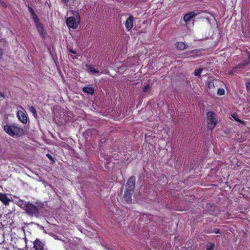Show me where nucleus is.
<instances>
[{
  "label": "nucleus",
  "instance_id": "nucleus-1",
  "mask_svg": "<svg viewBox=\"0 0 250 250\" xmlns=\"http://www.w3.org/2000/svg\"><path fill=\"white\" fill-rule=\"evenodd\" d=\"M3 128L11 137H21L23 134V129L14 125H6L3 126Z\"/></svg>",
  "mask_w": 250,
  "mask_h": 250
},
{
  "label": "nucleus",
  "instance_id": "nucleus-2",
  "mask_svg": "<svg viewBox=\"0 0 250 250\" xmlns=\"http://www.w3.org/2000/svg\"><path fill=\"white\" fill-rule=\"evenodd\" d=\"M25 203L24 207L26 213L31 217H39L40 215V208H42V207L41 206L40 208L29 202L27 203L25 202Z\"/></svg>",
  "mask_w": 250,
  "mask_h": 250
},
{
  "label": "nucleus",
  "instance_id": "nucleus-3",
  "mask_svg": "<svg viewBox=\"0 0 250 250\" xmlns=\"http://www.w3.org/2000/svg\"><path fill=\"white\" fill-rule=\"evenodd\" d=\"M80 22V16L77 12L75 16L70 17L66 19V23L69 28L76 29Z\"/></svg>",
  "mask_w": 250,
  "mask_h": 250
},
{
  "label": "nucleus",
  "instance_id": "nucleus-4",
  "mask_svg": "<svg viewBox=\"0 0 250 250\" xmlns=\"http://www.w3.org/2000/svg\"><path fill=\"white\" fill-rule=\"evenodd\" d=\"M207 124L208 128L212 130L216 125L217 120L215 118V114L212 111H208L207 113Z\"/></svg>",
  "mask_w": 250,
  "mask_h": 250
},
{
  "label": "nucleus",
  "instance_id": "nucleus-5",
  "mask_svg": "<svg viewBox=\"0 0 250 250\" xmlns=\"http://www.w3.org/2000/svg\"><path fill=\"white\" fill-rule=\"evenodd\" d=\"M135 181L136 178L135 176H132L130 177L127 181L125 186V189L134 191L135 188Z\"/></svg>",
  "mask_w": 250,
  "mask_h": 250
},
{
  "label": "nucleus",
  "instance_id": "nucleus-6",
  "mask_svg": "<svg viewBox=\"0 0 250 250\" xmlns=\"http://www.w3.org/2000/svg\"><path fill=\"white\" fill-rule=\"evenodd\" d=\"M34 22L35 24L36 28H37L38 31L39 32V33H40V34L42 36V37L43 38H45V33L44 32V28H43L42 23L40 22L39 19H38V20H36V21H34Z\"/></svg>",
  "mask_w": 250,
  "mask_h": 250
},
{
  "label": "nucleus",
  "instance_id": "nucleus-7",
  "mask_svg": "<svg viewBox=\"0 0 250 250\" xmlns=\"http://www.w3.org/2000/svg\"><path fill=\"white\" fill-rule=\"evenodd\" d=\"M17 116L19 120L24 124H26L28 122V117L26 114L22 111L18 110L17 112Z\"/></svg>",
  "mask_w": 250,
  "mask_h": 250
},
{
  "label": "nucleus",
  "instance_id": "nucleus-8",
  "mask_svg": "<svg viewBox=\"0 0 250 250\" xmlns=\"http://www.w3.org/2000/svg\"><path fill=\"white\" fill-rule=\"evenodd\" d=\"M197 15V14L193 11L190 12L186 15L183 17L184 21L186 23H189L191 20Z\"/></svg>",
  "mask_w": 250,
  "mask_h": 250
},
{
  "label": "nucleus",
  "instance_id": "nucleus-9",
  "mask_svg": "<svg viewBox=\"0 0 250 250\" xmlns=\"http://www.w3.org/2000/svg\"><path fill=\"white\" fill-rule=\"evenodd\" d=\"M125 24L127 31H129L132 28L133 25V17L132 15H130L126 19Z\"/></svg>",
  "mask_w": 250,
  "mask_h": 250
},
{
  "label": "nucleus",
  "instance_id": "nucleus-10",
  "mask_svg": "<svg viewBox=\"0 0 250 250\" xmlns=\"http://www.w3.org/2000/svg\"><path fill=\"white\" fill-rule=\"evenodd\" d=\"M0 201L5 206H8L11 200L7 197L6 194L0 192Z\"/></svg>",
  "mask_w": 250,
  "mask_h": 250
},
{
  "label": "nucleus",
  "instance_id": "nucleus-11",
  "mask_svg": "<svg viewBox=\"0 0 250 250\" xmlns=\"http://www.w3.org/2000/svg\"><path fill=\"white\" fill-rule=\"evenodd\" d=\"M133 191L125 189L124 195V198L127 203H131L132 202V194Z\"/></svg>",
  "mask_w": 250,
  "mask_h": 250
},
{
  "label": "nucleus",
  "instance_id": "nucleus-12",
  "mask_svg": "<svg viewBox=\"0 0 250 250\" xmlns=\"http://www.w3.org/2000/svg\"><path fill=\"white\" fill-rule=\"evenodd\" d=\"M44 244L38 239L34 242V248L35 250H44Z\"/></svg>",
  "mask_w": 250,
  "mask_h": 250
},
{
  "label": "nucleus",
  "instance_id": "nucleus-13",
  "mask_svg": "<svg viewBox=\"0 0 250 250\" xmlns=\"http://www.w3.org/2000/svg\"><path fill=\"white\" fill-rule=\"evenodd\" d=\"M175 47L178 50H183L188 47V45L182 42H178L175 43Z\"/></svg>",
  "mask_w": 250,
  "mask_h": 250
},
{
  "label": "nucleus",
  "instance_id": "nucleus-14",
  "mask_svg": "<svg viewBox=\"0 0 250 250\" xmlns=\"http://www.w3.org/2000/svg\"><path fill=\"white\" fill-rule=\"evenodd\" d=\"M249 62L248 61L245 60L242 62L241 63L236 65L235 67L233 68L232 71H235V70L237 69L243 68L246 65L249 64Z\"/></svg>",
  "mask_w": 250,
  "mask_h": 250
},
{
  "label": "nucleus",
  "instance_id": "nucleus-15",
  "mask_svg": "<svg viewBox=\"0 0 250 250\" xmlns=\"http://www.w3.org/2000/svg\"><path fill=\"white\" fill-rule=\"evenodd\" d=\"M28 10L31 14L33 21L38 20L39 18L34 11L33 9L29 5L27 6Z\"/></svg>",
  "mask_w": 250,
  "mask_h": 250
},
{
  "label": "nucleus",
  "instance_id": "nucleus-16",
  "mask_svg": "<svg viewBox=\"0 0 250 250\" xmlns=\"http://www.w3.org/2000/svg\"><path fill=\"white\" fill-rule=\"evenodd\" d=\"M28 10L31 14L33 21L38 20L39 18L34 11L33 9L29 5L27 6Z\"/></svg>",
  "mask_w": 250,
  "mask_h": 250
},
{
  "label": "nucleus",
  "instance_id": "nucleus-17",
  "mask_svg": "<svg viewBox=\"0 0 250 250\" xmlns=\"http://www.w3.org/2000/svg\"><path fill=\"white\" fill-rule=\"evenodd\" d=\"M196 52H197V50H191V51L185 52V53H184L183 54V57H182V58H184H184H188V57H186V56L188 55H189V54H190L191 53H195ZM197 57V55H192L188 56V58H196Z\"/></svg>",
  "mask_w": 250,
  "mask_h": 250
},
{
  "label": "nucleus",
  "instance_id": "nucleus-18",
  "mask_svg": "<svg viewBox=\"0 0 250 250\" xmlns=\"http://www.w3.org/2000/svg\"><path fill=\"white\" fill-rule=\"evenodd\" d=\"M83 91L87 94L93 95L94 93V89L92 87L85 86L83 88Z\"/></svg>",
  "mask_w": 250,
  "mask_h": 250
},
{
  "label": "nucleus",
  "instance_id": "nucleus-19",
  "mask_svg": "<svg viewBox=\"0 0 250 250\" xmlns=\"http://www.w3.org/2000/svg\"><path fill=\"white\" fill-rule=\"evenodd\" d=\"M231 117L234 119V120L238 123H239L240 124L243 125H246V123L244 121H242L238 119V115L236 113H233L231 115Z\"/></svg>",
  "mask_w": 250,
  "mask_h": 250
},
{
  "label": "nucleus",
  "instance_id": "nucleus-20",
  "mask_svg": "<svg viewBox=\"0 0 250 250\" xmlns=\"http://www.w3.org/2000/svg\"><path fill=\"white\" fill-rule=\"evenodd\" d=\"M215 248V244L214 243L209 242L206 246V250H213Z\"/></svg>",
  "mask_w": 250,
  "mask_h": 250
},
{
  "label": "nucleus",
  "instance_id": "nucleus-21",
  "mask_svg": "<svg viewBox=\"0 0 250 250\" xmlns=\"http://www.w3.org/2000/svg\"><path fill=\"white\" fill-rule=\"evenodd\" d=\"M29 110L30 112H31L33 115V116L35 118L37 117V113L36 108L33 106H31L29 107Z\"/></svg>",
  "mask_w": 250,
  "mask_h": 250
},
{
  "label": "nucleus",
  "instance_id": "nucleus-22",
  "mask_svg": "<svg viewBox=\"0 0 250 250\" xmlns=\"http://www.w3.org/2000/svg\"><path fill=\"white\" fill-rule=\"evenodd\" d=\"M203 68H199L196 69L194 71V75L199 77H201V73L203 71Z\"/></svg>",
  "mask_w": 250,
  "mask_h": 250
},
{
  "label": "nucleus",
  "instance_id": "nucleus-23",
  "mask_svg": "<svg viewBox=\"0 0 250 250\" xmlns=\"http://www.w3.org/2000/svg\"><path fill=\"white\" fill-rule=\"evenodd\" d=\"M86 67L88 68V69L92 73H98L99 71L97 70H96L94 67L90 66L88 65H86Z\"/></svg>",
  "mask_w": 250,
  "mask_h": 250
},
{
  "label": "nucleus",
  "instance_id": "nucleus-24",
  "mask_svg": "<svg viewBox=\"0 0 250 250\" xmlns=\"http://www.w3.org/2000/svg\"><path fill=\"white\" fill-rule=\"evenodd\" d=\"M17 205L21 208H24V207H22V206H24L25 204H24V201L21 199H20L18 201Z\"/></svg>",
  "mask_w": 250,
  "mask_h": 250
},
{
  "label": "nucleus",
  "instance_id": "nucleus-25",
  "mask_svg": "<svg viewBox=\"0 0 250 250\" xmlns=\"http://www.w3.org/2000/svg\"><path fill=\"white\" fill-rule=\"evenodd\" d=\"M208 87L209 89L215 88L214 83L212 82H208Z\"/></svg>",
  "mask_w": 250,
  "mask_h": 250
},
{
  "label": "nucleus",
  "instance_id": "nucleus-26",
  "mask_svg": "<svg viewBox=\"0 0 250 250\" xmlns=\"http://www.w3.org/2000/svg\"><path fill=\"white\" fill-rule=\"evenodd\" d=\"M150 89V86L149 84H147L143 88V91L145 93L148 92Z\"/></svg>",
  "mask_w": 250,
  "mask_h": 250
},
{
  "label": "nucleus",
  "instance_id": "nucleus-27",
  "mask_svg": "<svg viewBox=\"0 0 250 250\" xmlns=\"http://www.w3.org/2000/svg\"><path fill=\"white\" fill-rule=\"evenodd\" d=\"M225 90L223 88H219L217 90V94L219 95H223L225 94Z\"/></svg>",
  "mask_w": 250,
  "mask_h": 250
},
{
  "label": "nucleus",
  "instance_id": "nucleus-28",
  "mask_svg": "<svg viewBox=\"0 0 250 250\" xmlns=\"http://www.w3.org/2000/svg\"><path fill=\"white\" fill-rule=\"evenodd\" d=\"M213 232L215 233H220V229H217V228H215L213 229Z\"/></svg>",
  "mask_w": 250,
  "mask_h": 250
},
{
  "label": "nucleus",
  "instance_id": "nucleus-29",
  "mask_svg": "<svg viewBox=\"0 0 250 250\" xmlns=\"http://www.w3.org/2000/svg\"><path fill=\"white\" fill-rule=\"evenodd\" d=\"M69 52H70V53H73V54H76V53H76V51H75V50H73L72 49H70L69 50Z\"/></svg>",
  "mask_w": 250,
  "mask_h": 250
},
{
  "label": "nucleus",
  "instance_id": "nucleus-30",
  "mask_svg": "<svg viewBox=\"0 0 250 250\" xmlns=\"http://www.w3.org/2000/svg\"><path fill=\"white\" fill-rule=\"evenodd\" d=\"M246 87L248 90L250 89V83H246Z\"/></svg>",
  "mask_w": 250,
  "mask_h": 250
},
{
  "label": "nucleus",
  "instance_id": "nucleus-31",
  "mask_svg": "<svg viewBox=\"0 0 250 250\" xmlns=\"http://www.w3.org/2000/svg\"><path fill=\"white\" fill-rule=\"evenodd\" d=\"M0 98H1L2 99L4 98V94L2 92H0Z\"/></svg>",
  "mask_w": 250,
  "mask_h": 250
},
{
  "label": "nucleus",
  "instance_id": "nucleus-32",
  "mask_svg": "<svg viewBox=\"0 0 250 250\" xmlns=\"http://www.w3.org/2000/svg\"><path fill=\"white\" fill-rule=\"evenodd\" d=\"M46 156L48 157V158L50 159V160H52L53 159V157L49 154H47Z\"/></svg>",
  "mask_w": 250,
  "mask_h": 250
},
{
  "label": "nucleus",
  "instance_id": "nucleus-33",
  "mask_svg": "<svg viewBox=\"0 0 250 250\" xmlns=\"http://www.w3.org/2000/svg\"><path fill=\"white\" fill-rule=\"evenodd\" d=\"M206 232L208 233H211L213 232V230L211 229L210 230H208L206 231Z\"/></svg>",
  "mask_w": 250,
  "mask_h": 250
},
{
  "label": "nucleus",
  "instance_id": "nucleus-34",
  "mask_svg": "<svg viewBox=\"0 0 250 250\" xmlns=\"http://www.w3.org/2000/svg\"><path fill=\"white\" fill-rule=\"evenodd\" d=\"M2 55V51L1 49L0 48V59H1Z\"/></svg>",
  "mask_w": 250,
  "mask_h": 250
},
{
  "label": "nucleus",
  "instance_id": "nucleus-35",
  "mask_svg": "<svg viewBox=\"0 0 250 250\" xmlns=\"http://www.w3.org/2000/svg\"><path fill=\"white\" fill-rule=\"evenodd\" d=\"M64 3H66L69 1V0H62Z\"/></svg>",
  "mask_w": 250,
  "mask_h": 250
}]
</instances>
